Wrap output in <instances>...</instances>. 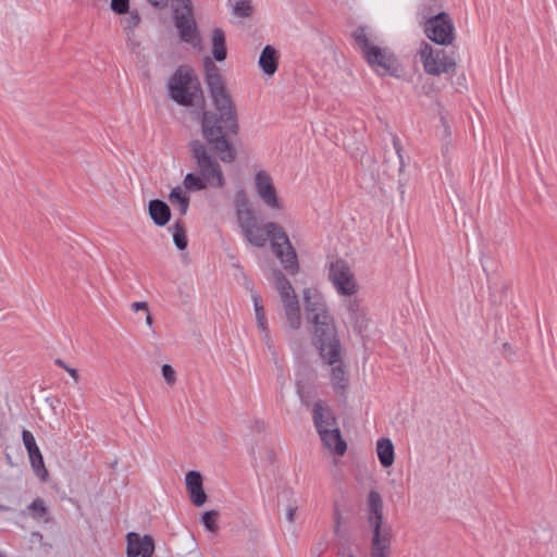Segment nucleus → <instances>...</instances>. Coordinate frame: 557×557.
<instances>
[{
	"mask_svg": "<svg viewBox=\"0 0 557 557\" xmlns=\"http://www.w3.org/2000/svg\"><path fill=\"white\" fill-rule=\"evenodd\" d=\"M129 0H111V9L117 14L128 12Z\"/></svg>",
	"mask_w": 557,
	"mask_h": 557,
	"instance_id": "473e14b6",
	"label": "nucleus"
},
{
	"mask_svg": "<svg viewBox=\"0 0 557 557\" xmlns=\"http://www.w3.org/2000/svg\"><path fill=\"white\" fill-rule=\"evenodd\" d=\"M149 215L158 226H164L171 219V210L166 202L153 199L148 206Z\"/></svg>",
	"mask_w": 557,
	"mask_h": 557,
	"instance_id": "412c9836",
	"label": "nucleus"
},
{
	"mask_svg": "<svg viewBox=\"0 0 557 557\" xmlns=\"http://www.w3.org/2000/svg\"><path fill=\"white\" fill-rule=\"evenodd\" d=\"M234 14L240 17H248L252 13L251 3L247 0L237 1L234 5Z\"/></svg>",
	"mask_w": 557,
	"mask_h": 557,
	"instance_id": "7c9ffc66",
	"label": "nucleus"
},
{
	"mask_svg": "<svg viewBox=\"0 0 557 557\" xmlns=\"http://www.w3.org/2000/svg\"><path fill=\"white\" fill-rule=\"evenodd\" d=\"M351 37L355 48L377 75H394L395 55L387 47L380 45L377 36L370 27L358 26Z\"/></svg>",
	"mask_w": 557,
	"mask_h": 557,
	"instance_id": "39448f33",
	"label": "nucleus"
},
{
	"mask_svg": "<svg viewBox=\"0 0 557 557\" xmlns=\"http://www.w3.org/2000/svg\"><path fill=\"white\" fill-rule=\"evenodd\" d=\"M169 200L173 207H177L181 215H185L189 208V197L181 187H175L169 195Z\"/></svg>",
	"mask_w": 557,
	"mask_h": 557,
	"instance_id": "393cba45",
	"label": "nucleus"
},
{
	"mask_svg": "<svg viewBox=\"0 0 557 557\" xmlns=\"http://www.w3.org/2000/svg\"><path fill=\"white\" fill-rule=\"evenodd\" d=\"M152 323H153V319H152V315L151 313L148 311L147 314H146V324L148 326H152Z\"/></svg>",
	"mask_w": 557,
	"mask_h": 557,
	"instance_id": "49530a36",
	"label": "nucleus"
},
{
	"mask_svg": "<svg viewBox=\"0 0 557 557\" xmlns=\"http://www.w3.org/2000/svg\"><path fill=\"white\" fill-rule=\"evenodd\" d=\"M173 16L181 39L194 47H200L201 38L194 18L193 10L181 11L180 7H175Z\"/></svg>",
	"mask_w": 557,
	"mask_h": 557,
	"instance_id": "ddd939ff",
	"label": "nucleus"
},
{
	"mask_svg": "<svg viewBox=\"0 0 557 557\" xmlns=\"http://www.w3.org/2000/svg\"><path fill=\"white\" fill-rule=\"evenodd\" d=\"M184 187L189 191L203 190L209 186L207 181L199 174L188 173L184 178Z\"/></svg>",
	"mask_w": 557,
	"mask_h": 557,
	"instance_id": "bb28decb",
	"label": "nucleus"
},
{
	"mask_svg": "<svg viewBox=\"0 0 557 557\" xmlns=\"http://www.w3.org/2000/svg\"><path fill=\"white\" fill-rule=\"evenodd\" d=\"M218 516H219V513L215 510H209V511L203 512V515L201 517V521L208 531H211V532L218 531V524H216Z\"/></svg>",
	"mask_w": 557,
	"mask_h": 557,
	"instance_id": "c85d7f7f",
	"label": "nucleus"
},
{
	"mask_svg": "<svg viewBox=\"0 0 557 557\" xmlns=\"http://www.w3.org/2000/svg\"><path fill=\"white\" fill-rule=\"evenodd\" d=\"M260 336H261V341L264 343V345L267 346V348L270 351V354L274 358H276L277 352H276V349H275V346H274L271 333L270 332L269 333H264V334H261Z\"/></svg>",
	"mask_w": 557,
	"mask_h": 557,
	"instance_id": "c9c22d12",
	"label": "nucleus"
},
{
	"mask_svg": "<svg viewBox=\"0 0 557 557\" xmlns=\"http://www.w3.org/2000/svg\"><path fill=\"white\" fill-rule=\"evenodd\" d=\"M185 482L191 503L201 507L207 502L201 473L195 470L187 472Z\"/></svg>",
	"mask_w": 557,
	"mask_h": 557,
	"instance_id": "6ab92c4d",
	"label": "nucleus"
},
{
	"mask_svg": "<svg viewBox=\"0 0 557 557\" xmlns=\"http://www.w3.org/2000/svg\"><path fill=\"white\" fill-rule=\"evenodd\" d=\"M296 510H297L296 506H288L287 511H286V519L289 522H294Z\"/></svg>",
	"mask_w": 557,
	"mask_h": 557,
	"instance_id": "79ce46f5",
	"label": "nucleus"
},
{
	"mask_svg": "<svg viewBox=\"0 0 557 557\" xmlns=\"http://www.w3.org/2000/svg\"><path fill=\"white\" fill-rule=\"evenodd\" d=\"M441 123H442V126H443L444 135L446 137H448L450 135V129H449V126H448V124H447V122L445 121L444 117L441 119Z\"/></svg>",
	"mask_w": 557,
	"mask_h": 557,
	"instance_id": "a18cd8bd",
	"label": "nucleus"
},
{
	"mask_svg": "<svg viewBox=\"0 0 557 557\" xmlns=\"http://www.w3.org/2000/svg\"><path fill=\"white\" fill-rule=\"evenodd\" d=\"M246 288H248V289L252 290V287L250 286V283H248V284L246 285Z\"/></svg>",
	"mask_w": 557,
	"mask_h": 557,
	"instance_id": "8fccbe9b",
	"label": "nucleus"
},
{
	"mask_svg": "<svg viewBox=\"0 0 557 557\" xmlns=\"http://www.w3.org/2000/svg\"><path fill=\"white\" fill-rule=\"evenodd\" d=\"M22 438L25 445V448L28 453L30 466L36 473V475L42 481H47L48 479V470L45 467L44 457L40 453L39 447L36 444V440L33 433L28 430L22 431Z\"/></svg>",
	"mask_w": 557,
	"mask_h": 557,
	"instance_id": "2eb2a0df",
	"label": "nucleus"
},
{
	"mask_svg": "<svg viewBox=\"0 0 557 557\" xmlns=\"http://www.w3.org/2000/svg\"><path fill=\"white\" fill-rule=\"evenodd\" d=\"M169 230L173 235V242L176 248L180 250L186 249L188 239L183 221H176Z\"/></svg>",
	"mask_w": 557,
	"mask_h": 557,
	"instance_id": "a878e982",
	"label": "nucleus"
},
{
	"mask_svg": "<svg viewBox=\"0 0 557 557\" xmlns=\"http://www.w3.org/2000/svg\"><path fill=\"white\" fill-rule=\"evenodd\" d=\"M348 313L349 323L355 332L361 334L368 326L367 309L362 306L361 300L357 297H348L344 301Z\"/></svg>",
	"mask_w": 557,
	"mask_h": 557,
	"instance_id": "f3484780",
	"label": "nucleus"
},
{
	"mask_svg": "<svg viewBox=\"0 0 557 557\" xmlns=\"http://www.w3.org/2000/svg\"><path fill=\"white\" fill-rule=\"evenodd\" d=\"M307 321L311 326L312 345L322 360L334 362L342 354L335 319L324 297L314 289L302 292Z\"/></svg>",
	"mask_w": 557,
	"mask_h": 557,
	"instance_id": "7ed1b4c3",
	"label": "nucleus"
},
{
	"mask_svg": "<svg viewBox=\"0 0 557 557\" xmlns=\"http://www.w3.org/2000/svg\"><path fill=\"white\" fill-rule=\"evenodd\" d=\"M376 454L384 468L391 467L395 460V450L392 441L387 437L377 440Z\"/></svg>",
	"mask_w": 557,
	"mask_h": 557,
	"instance_id": "5701e85b",
	"label": "nucleus"
},
{
	"mask_svg": "<svg viewBox=\"0 0 557 557\" xmlns=\"http://www.w3.org/2000/svg\"><path fill=\"white\" fill-rule=\"evenodd\" d=\"M203 62L206 84L218 114L203 112L202 135L222 162L232 163L236 158V152L226 137L228 134H237L238 131L235 106L226 90L219 67L209 57H206Z\"/></svg>",
	"mask_w": 557,
	"mask_h": 557,
	"instance_id": "f257e3e1",
	"label": "nucleus"
},
{
	"mask_svg": "<svg viewBox=\"0 0 557 557\" xmlns=\"http://www.w3.org/2000/svg\"><path fill=\"white\" fill-rule=\"evenodd\" d=\"M161 371L168 384L173 385L176 382V373L172 366L163 364Z\"/></svg>",
	"mask_w": 557,
	"mask_h": 557,
	"instance_id": "72a5a7b5",
	"label": "nucleus"
},
{
	"mask_svg": "<svg viewBox=\"0 0 557 557\" xmlns=\"http://www.w3.org/2000/svg\"><path fill=\"white\" fill-rule=\"evenodd\" d=\"M323 445L335 455L343 456L347 450V444L342 438L339 428L323 429L318 432Z\"/></svg>",
	"mask_w": 557,
	"mask_h": 557,
	"instance_id": "aec40b11",
	"label": "nucleus"
},
{
	"mask_svg": "<svg viewBox=\"0 0 557 557\" xmlns=\"http://www.w3.org/2000/svg\"><path fill=\"white\" fill-rule=\"evenodd\" d=\"M329 280L337 294L346 297L355 296L359 289L355 275L345 260L338 259L330 263Z\"/></svg>",
	"mask_w": 557,
	"mask_h": 557,
	"instance_id": "9d476101",
	"label": "nucleus"
},
{
	"mask_svg": "<svg viewBox=\"0 0 557 557\" xmlns=\"http://www.w3.org/2000/svg\"><path fill=\"white\" fill-rule=\"evenodd\" d=\"M65 371L74 379L75 382L79 381L78 371L72 367L65 368Z\"/></svg>",
	"mask_w": 557,
	"mask_h": 557,
	"instance_id": "c03bdc74",
	"label": "nucleus"
},
{
	"mask_svg": "<svg viewBox=\"0 0 557 557\" xmlns=\"http://www.w3.org/2000/svg\"><path fill=\"white\" fill-rule=\"evenodd\" d=\"M211 48L213 58L222 62L227 57L225 34L221 28H214L211 34Z\"/></svg>",
	"mask_w": 557,
	"mask_h": 557,
	"instance_id": "b1692460",
	"label": "nucleus"
},
{
	"mask_svg": "<svg viewBox=\"0 0 557 557\" xmlns=\"http://www.w3.org/2000/svg\"><path fill=\"white\" fill-rule=\"evenodd\" d=\"M393 146L395 148V151H396L399 160H401V145H400L399 138L396 136H393ZM400 163H403V161H400Z\"/></svg>",
	"mask_w": 557,
	"mask_h": 557,
	"instance_id": "a19ab883",
	"label": "nucleus"
},
{
	"mask_svg": "<svg viewBox=\"0 0 557 557\" xmlns=\"http://www.w3.org/2000/svg\"><path fill=\"white\" fill-rule=\"evenodd\" d=\"M0 557H3V556L0 554Z\"/></svg>",
	"mask_w": 557,
	"mask_h": 557,
	"instance_id": "3c124183",
	"label": "nucleus"
},
{
	"mask_svg": "<svg viewBox=\"0 0 557 557\" xmlns=\"http://www.w3.org/2000/svg\"><path fill=\"white\" fill-rule=\"evenodd\" d=\"M312 419L318 432L323 429L337 428V420L333 410L324 400H317L312 407Z\"/></svg>",
	"mask_w": 557,
	"mask_h": 557,
	"instance_id": "a211bd4d",
	"label": "nucleus"
},
{
	"mask_svg": "<svg viewBox=\"0 0 557 557\" xmlns=\"http://www.w3.org/2000/svg\"><path fill=\"white\" fill-rule=\"evenodd\" d=\"M128 557H151L154 553V541L150 535L140 536L136 532H129L126 535Z\"/></svg>",
	"mask_w": 557,
	"mask_h": 557,
	"instance_id": "dca6fc26",
	"label": "nucleus"
},
{
	"mask_svg": "<svg viewBox=\"0 0 557 557\" xmlns=\"http://www.w3.org/2000/svg\"><path fill=\"white\" fill-rule=\"evenodd\" d=\"M151 5L156 8H165L169 0H147Z\"/></svg>",
	"mask_w": 557,
	"mask_h": 557,
	"instance_id": "37998d69",
	"label": "nucleus"
},
{
	"mask_svg": "<svg viewBox=\"0 0 557 557\" xmlns=\"http://www.w3.org/2000/svg\"><path fill=\"white\" fill-rule=\"evenodd\" d=\"M54 363L64 370L65 368H69V366L62 359H55Z\"/></svg>",
	"mask_w": 557,
	"mask_h": 557,
	"instance_id": "de8ad7c7",
	"label": "nucleus"
},
{
	"mask_svg": "<svg viewBox=\"0 0 557 557\" xmlns=\"http://www.w3.org/2000/svg\"><path fill=\"white\" fill-rule=\"evenodd\" d=\"M257 326L260 332V335L270 332V330L268 327L267 318L257 320Z\"/></svg>",
	"mask_w": 557,
	"mask_h": 557,
	"instance_id": "58836bf2",
	"label": "nucleus"
},
{
	"mask_svg": "<svg viewBox=\"0 0 557 557\" xmlns=\"http://www.w3.org/2000/svg\"><path fill=\"white\" fill-rule=\"evenodd\" d=\"M199 91L200 83L188 66H178L168 82L169 97L184 107L193 106Z\"/></svg>",
	"mask_w": 557,
	"mask_h": 557,
	"instance_id": "0eeeda50",
	"label": "nucleus"
},
{
	"mask_svg": "<svg viewBox=\"0 0 557 557\" xmlns=\"http://www.w3.org/2000/svg\"><path fill=\"white\" fill-rule=\"evenodd\" d=\"M193 157L196 159L199 174L207 181L209 186L222 188L225 185L223 171L219 162L209 153L206 146L199 141L190 143Z\"/></svg>",
	"mask_w": 557,
	"mask_h": 557,
	"instance_id": "1a4fd4ad",
	"label": "nucleus"
},
{
	"mask_svg": "<svg viewBox=\"0 0 557 557\" xmlns=\"http://www.w3.org/2000/svg\"><path fill=\"white\" fill-rule=\"evenodd\" d=\"M424 33L437 45L447 46L454 41V24L446 13H440L425 23Z\"/></svg>",
	"mask_w": 557,
	"mask_h": 557,
	"instance_id": "9b49d317",
	"label": "nucleus"
},
{
	"mask_svg": "<svg viewBox=\"0 0 557 557\" xmlns=\"http://www.w3.org/2000/svg\"><path fill=\"white\" fill-rule=\"evenodd\" d=\"M334 521H335L334 532L338 533L341 523H342V512L338 509V507H335V509H334Z\"/></svg>",
	"mask_w": 557,
	"mask_h": 557,
	"instance_id": "4c0bfd02",
	"label": "nucleus"
},
{
	"mask_svg": "<svg viewBox=\"0 0 557 557\" xmlns=\"http://www.w3.org/2000/svg\"><path fill=\"white\" fill-rule=\"evenodd\" d=\"M173 10L175 7H180L181 11H189L193 10L191 0H172Z\"/></svg>",
	"mask_w": 557,
	"mask_h": 557,
	"instance_id": "e433bc0d",
	"label": "nucleus"
},
{
	"mask_svg": "<svg viewBox=\"0 0 557 557\" xmlns=\"http://www.w3.org/2000/svg\"><path fill=\"white\" fill-rule=\"evenodd\" d=\"M419 55L425 73L430 75H453L456 71L457 64L455 58L444 49L434 48L428 42H422L419 49Z\"/></svg>",
	"mask_w": 557,
	"mask_h": 557,
	"instance_id": "6e6552de",
	"label": "nucleus"
},
{
	"mask_svg": "<svg viewBox=\"0 0 557 557\" xmlns=\"http://www.w3.org/2000/svg\"><path fill=\"white\" fill-rule=\"evenodd\" d=\"M278 55L275 48L268 45L263 48L260 58L259 66L267 75H273L277 70Z\"/></svg>",
	"mask_w": 557,
	"mask_h": 557,
	"instance_id": "4be33fe9",
	"label": "nucleus"
},
{
	"mask_svg": "<svg viewBox=\"0 0 557 557\" xmlns=\"http://www.w3.org/2000/svg\"><path fill=\"white\" fill-rule=\"evenodd\" d=\"M235 212L242 234L250 245L260 248L265 246L268 239H270L272 251L284 269L292 274L298 272L297 252L287 233L278 223L267 222L260 225L243 193L235 201Z\"/></svg>",
	"mask_w": 557,
	"mask_h": 557,
	"instance_id": "f03ea898",
	"label": "nucleus"
},
{
	"mask_svg": "<svg viewBox=\"0 0 557 557\" xmlns=\"http://www.w3.org/2000/svg\"><path fill=\"white\" fill-rule=\"evenodd\" d=\"M29 510L32 511V516L35 519H41L47 515V507L45 505V502L41 498L35 499L29 505Z\"/></svg>",
	"mask_w": 557,
	"mask_h": 557,
	"instance_id": "c756f323",
	"label": "nucleus"
},
{
	"mask_svg": "<svg viewBox=\"0 0 557 557\" xmlns=\"http://www.w3.org/2000/svg\"><path fill=\"white\" fill-rule=\"evenodd\" d=\"M260 336H261V341L264 343V345L267 346V348L270 351V354L274 358H276L277 352H276V349H275V346H274L271 333L270 332L269 333H264V334H261Z\"/></svg>",
	"mask_w": 557,
	"mask_h": 557,
	"instance_id": "f704fd0d",
	"label": "nucleus"
},
{
	"mask_svg": "<svg viewBox=\"0 0 557 557\" xmlns=\"http://www.w3.org/2000/svg\"><path fill=\"white\" fill-rule=\"evenodd\" d=\"M300 386H299V383H297V393L300 394Z\"/></svg>",
	"mask_w": 557,
	"mask_h": 557,
	"instance_id": "09e8293b",
	"label": "nucleus"
},
{
	"mask_svg": "<svg viewBox=\"0 0 557 557\" xmlns=\"http://www.w3.org/2000/svg\"><path fill=\"white\" fill-rule=\"evenodd\" d=\"M367 524L371 532L370 557H391L393 531L384 520V504L379 492L371 490L367 498Z\"/></svg>",
	"mask_w": 557,
	"mask_h": 557,
	"instance_id": "20e7f679",
	"label": "nucleus"
},
{
	"mask_svg": "<svg viewBox=\"0 0 557 557\" xmlns=\"http://www.w3.org/2000/svg\"><path fill=\"white\" fill-rule=\"evenodd\" d=\"M330 366L329 383L335 395L339 397H346L349 388L350 380L346 366L342 360V354L336 357L334 362L330 360H323Z\"/></svg>",
	"mask_w": 557,
	"mask_h": 557,
	"instance_id": "4468645a",
	"label": "nucleus"
},
{
	"mask_svg": "<svg viewBox=\"0 0 557 557\" xmlns=\"http://www.w3.org/2000/svg\"><path fill=\"white\" fill-rule=\"evenodd\" d=\"M251 298L253 302L256 320L265 319L264 309L260 296L253 292L251 294Z\"/></svg>",
	"mask_w": 557,
	"mask_h": 557,
	"instance_id": "2f4dec72",
	"label": "nucleus"
},
{
	"mask_svg": "<svg viewBox=\"0 0 557 557\" xmlns=\"http://www.w3.org/2000/svg\"><path fill=\"white\" fill-rule=\"evenodd\" d=\"M272 280L281 298L285 327L290 331L299 330L302 324V315L292 283L280 270L273 271Z\"/></svg>",
	"mask_w": 557,
	"mask_h": 557,
	"instance_id": "423d86ee",
	"label": "nucleus"
},
{
	"mask_svg": "<svg viewBox=\"0 0 557 557\" xmlns=\"http://www.w3.org/2000/svg\"><path fill=\"white\" fill-rule=\"evenodd\" d=\"M132 309L134 311H138V310H145L146 312L149 311V307H148V304L145 302V301H136V302H133L132 304Z\"/></svg>",
	"mask_w": 557,
	"mask_h": 557,
	"instance_id": "ea45409f",
	"label": "nucleus"
},
{
	"mask_svg": "<svg viewBox=\"0 0 557 557\" xmlns=\"http://www.w3.org/2000/svg\"><path fill=\"white\" fill-rule=\"evenodd\" d=\"M255 189L263 205L273 210L282 211L283 201L277 196L272 177L265 171H258L255 175Z\"/></svg>",
	"mask_w": 557,
	"mask_h": 557,
	"instance_id": "f8f14e48",
	"label": "nucleus"
},
{
	"mask_svg": "<svg viewBox=\"0 0 557 557\" xmlns=\"http://www.w3.org/2000/svg\"><path fill=\"white\" fill-rule=\"evenodd\" d=\"M140 23V16L138 14V12L136 11H131L128 13V15L123 18L122 21V24H123V28L124 30L127 33V35L129 36V33H132Z\"/></svg>",
	"mask_w": 557,
	"mask_h": 557,
	"instance_id": "cd10ccee",
	"label": "nucleus"
}]
</instances>
